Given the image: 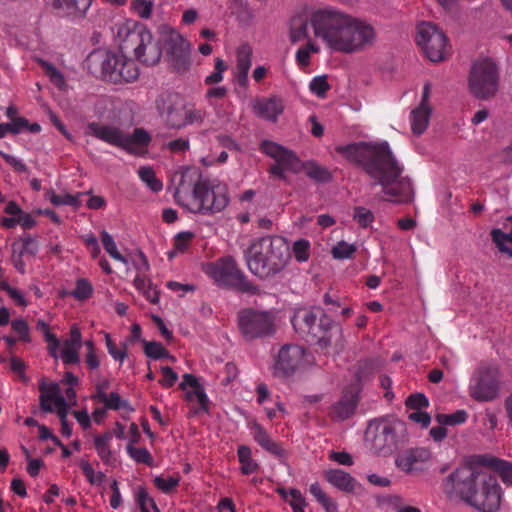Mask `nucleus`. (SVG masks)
I'll use <instances>...</instances> for the list:
<instances>
[{
	"label": "nucleus",
	"mask_w": 512,
	"mask_h": 512,
	"mask_svg": "<svg viewBox=\"0 0 512 512\" xmlns=\"http://www.w3.org/2000/svg\"><path fill=\"white\" fill-rule=\"evenodd\" d=\"M335 150L347 161L360 167L372 180V186H381L387 201L403 204L413 200L412 180L403 176L404 166L387 142L350 143L337 146Z\"/></svg>",
	"instance_id": "f257e3e1"
},
{
	"label": "nucleus",
	"mask_w": 512,
	"mask_h": 512,
	"mask_svg": "<svg viewBox=\"0 0 512 512\" xmlns=\"http://www.w3.org/2000/svg\"><path fill=\"white\" fill-rule=\"evenodd\" d=\"M291 251L287 240L281 236H263L251 242L245 252L249 271L261 280L280 274L289 264Z\"/></svg>",
	"instance_id": "f03ea898"
},
{
	"label": "nucleus",
	"mask_w": 512,
	"mask_h": 512,
	"mask_svg": "<svg viewBox=\"0 0 512 512\" xmlns=\"http://www.w3.org/2000/svg\"><path fill=\"white\" fill-rule=\"evenodd\" d=\"M450 499L459 498L480 512H496L500 508L502 490L497 482H446Z\"/></svg>",
	"instance_id": "7ed1b4c3"
},
{
	"label": "nucleus",
	"mask_w": 512,
	"mask_h": 512,
	"mask_svg": "<svg viewBox=\"0 0 512 512\" xmlns=\"http://www.w3.org/2000/svg\"><path fill=\"white\" fill-rule=\"evenodd\" d=\"M156 110L169 129L180 130L188 125L202 124L206 112L198 109L175 92H162L155 100Z\"/></svg>",
	"instance_id": "20e7f679"
},
{
	"label": "nucleus",
	"mask_w": 512,
	"mask_h": 512,
	"mask_svg": "<svg viewBox=\"0 0 512 512\" xmlns=\"http://www.w3.org/2000/svg\"><path fill=\"white\" fill-rule=\"evenodd\" d=\"M311 22L316 36L322 38L329 48L342 53H351V49H345L344 44L340 42L351 38L353 16L325 9L316 11Z\"/></svg>",
	"instance_id": "39448f33"
},
{
	"label": "nucleus",
	"mask_w": 512,
	"mask_h": 512,
	"mask_svg": "<svg viewBox=\"0 0 512 512\" xmlns=\"http://www.w3.org/2000/svg\"><path fill=\"white\" fill-rule=\"evenodd\" d=\"M295 331L307 342L317 344L326 349L332 345L333 340L342 338V331L327 316L319 320L313 310L300 308L291 319Z\"/></svg>",
	"instance_id": "423d86ee"
},
{
	"label": "nucleus",
	"mask_w": 512,
	"mask_h": 512,
	"mask_svg": "<svg viewBox=\"0 0 512 512\" xmlns=\"http://www.w3.org/2000/svg\"><path fill=\"white\" fill-rule=\"evenodd\" d=\"M86 63L92 72L99 68L101 77L113 83L132 82L139 76V69L133 60L107 50L93 51Z\"/></svg>",
	"instance_id": "0eeeda50"
},
{
	"label": "nucleus",
	"mask_w": 512,
	"mask_h": 512,
	"mask_svg": "<svg viewBox=\"0 0 512 512\" xmlns=\"http://www.w3.org/2000/svg\"><path fill=\"white\" fill-rule=\"evenodd\" d=\"M406 427L399 420L375 419L365 431V443L369 449L382 456H389L405 441Z\"/></svg>",
	"instance_id": "6e6552de"
},
{
	"label": "nucleus",
	"mask_w": 512,
	"mask_h": 512,
	"mask_svg": "<svg viewBox=\"0 0 512 512\" xmlns=\"http://www.w3.org/2000/svg\"><path fill=\"white\" fill-rule=\"evenodd\" d=\"M205 272L219 287L249 295H257L260 292L259 287L248 279L231 256L222 257L209 263Z\"/></svg>",
	"instance_id": "1a4fd4ad"
},
{
	"label": "nucleus",
	"mask_w": 512,
	"mask_h": 512,
	"mask_svg": "<svg viewBox=\"0 0 512 512\" xmlns=\"http://www.w3.org/2000/svg\"><path fill=\"white\" fill-rule=\"evenodd\" d=\"M87 129L95 138L128 153H135L137 147H147L151 142V136L144 128H135L133 133L128 135L119 127L90 122Z\"/></svg>",
	"instance_id": "9d476101"
},
{
	"label": "nucleus",
	"mask_w": 512,
	"mask_h": 512,
	"mask_svg": "<svg viewBox=\"0 0 512 512\" xmlns=\"http://www.w3.org/2000/svg\"><path fill=\"white\" fill-rule=\"evenodd\" d=\"M499 86V70L492 60L482 58L473 62L468 76V88L476 99L494 98L499 91Z\"/></svg>",
	"instance_id": "9b49d317"
},
{
	"label": "nucleus",
	"mask_w": 512,
	"mask_h": 512,
	"mask_svg": "<svg viewBox=\"0 0 512 512\" xmlns=\"http://www.w3.org/2000/svg\"><path fill=\"white\" fill-rule=\"evenodd\" d=\"M121 49L133 50L135 58L144 65H156L162 56L160 43L144 26L129 30L123 39Z\"/></svg>",
	"instance_id": "f8f14e48"
},
{
	"label": "nucleus",
	"mask_w": 512,
	"mask_h": 512,
	"mask_svg": "<svg viewBox=\"0 0 512 512\" xmlns=\"http://www.w3.org/2000/svg\"><path fill=\"white\" fill-rule=\"evenodd\" d=\"M479 467H488L495 471L502 480H512V462L500 459L491 454H475L464 458L463 463L447 480H460L464 472H468L466 480H476L479 477L477 469Z\"/></svg>",
	"instance_id": "ddd939ff"
},
{
	"label": "nucleus",
	"mask_w": 512,
	"mask_h": 512,
	"mask_svg": "<svg viewBox=\"0 0 512 512\" xmlns=\"http://www.w3.org/2000/svg\"><path fill=\"white\" fill-rule=\"evenodd\" d=\"M229 203L225 187L210 185L208 181L199 180L193 187V213L215 214L223 211Z\"/></svg>",
	"instance_id": "4468645a"
},
{
	"label": "nucleus",
	"mask_w": 512,
	"mask_h": 512,
	"mask_svg": "<svg viewBox=\"0 0 512 512\" xmlns=\"http://www.w3.org/2000/svg\"><path fill=\"white\" fill-rule=\"evenodd\" d=\"M416 42L431 62L444 61L449 53L447 36L431 22H423L417 26Z\"/></svg>",
	"instance_id": "2eb2a0df"
},
{
	"label": "nucleus",
	"mask_w": 512,
	"mask_h": 512,
	"mask_svg": "<svg viewBox=\"0 0 512 512\" xmlns=\"http://www.w3.org/2000/svg\"><path fill=\"white\" fill-rule=\"evenodd\" d=\"M238 326L246 340L270 337L275 333L274 317L270 312L247 308L238 313Z\"/></svg>",
	"instance_id": "dca6fc26"
},
{
	"label": "nucleus",
	"mask_w": 512,
	"mask_h": 512,
	"mask_svg": "<svg viewBox=\"0 0 512 512\" xmlns=\"http://www.w3.org/2000/svg\"><path fill=\"white\" fill-rule=\"evenodd\" d=\"M500 373L492 366L479 367L471 380L469 395L478 402H489L498 397Z\"/></svg>",
	"instance_id": "f3484780"
},
{
	"label": "nucleus",
	"mask_w": 512,
	"mask_h": 512,
	"mask_svg": "<svg viewBox=\"0 0 512 512\" xmlns=\"http://www.w3.org/2000/svg\"><path fill=\"white\" fill-rule=\"evenodd\" d=\"M260 149L276 161L269 168L271 175L286 180L285 170L298 171L300 160L293 151L269 140H264L260 145Z\"/></svg>",
	"instance_id": "a211bd4d"
},
{
	"label": "nucleus",
	"mask_w": 512,
	"mask_h": 512,
	"mask_svg": "<svg viewBox=\"0 0 512 512\" xmlns=\"http://www.w3.org/2000/svg\"><path fill=\"white\" fill-rule=\"evenodd\" d=\"M167 59L177 73L188 71L190 61V43L177 32H172L167 41Z\"/></svg>",
	"instance_id": "6ab92c4d"
},
{
	"label": "nucleus",
	"mask_w": 512,
	"mask_h": 512,
	"mask_svg": "<svg viewBox=\"0 0 512 512\" xmlns=\"http://www.w3.org/2000/svg\"><path fill=\"white\" fill-rule=\"evenodd\" d=\"M304 355L305 349L299 345H283L276 356L274 374L282 376L293 375L300 367Z\"/></svg>",
	"instance_id": "aec40b11"
},
{
	"label": "nucleus",
	"mask_w": 512,
	"mask_h": 512,
	"mask_svg": "<svg viewBox=\"0 0 512 512\" xmlns=\"http://www.w3.org/2000/svg\"><path fill=\"white\" fill-rule=\"evenodd\" d=\"M179 388L186 391L184 397L187 402L197 401L199 404V407L191 411L192 415H197L200 412H209L210 402L205 389L194 375L189 373L184 374L183 381L180 383Z\"/></svg>",
	"instance_id": "412c9836"
},
{
	"label": "nucleus",
	"mask_w": 512,
	"mask_h": 512,
	"mask_svg": "<svg viewBox=\"0 0 512 512\" xmlns=\"http://www.w3.org/2000/svg\"><path fill=\"white\" fill-rule=\"evenodd\" d=\"M375 39V30L367 22L353 17L351 38L342 41L345 49H351V53L361 51L367 46L373 44Z\"/></svg>",
	"instance_id": "4be33fe9"
},
{
	"label": "nucleus",
	"mask_w": 512,
	"mask_h": 512,
	"mask_svg": "<svg viewBox=\"0 0 512 512\" xmlns=\"http://www.w3.org/2000/svg\"><path fill=\"white\" fill-rule=\"evenodd\" d=\"M40 408L46 413L54 411L52 404L57 408V414L60 422L67 421L68 406L65 398L59 394V386L57 383H52L49 386L45 384L40 385Z\"/></svg>",
	"instance_id": "5701e85b"
},
{
	"label": "nucleus",
	"mask_w": 512,
	"mask_h": 512,
	"mask_svg": "<svg viewBox=\"0 0 512 512\" xmlns=\"http://www.w3.org/2000/svg\"><path fill=\"white\" fill-rule=\"evenodd\" d=\"M431 459V452L427 448H412L406 450L404 453L398 455L395 460L396 466L406 472L410 473L415 470L421 469L422 465Z\"/></svg>",
	"instance_id": "b1692460"
},
{
	"label": "nucleus",
	"mask_w": 512,
	"mask_h": 512,
	"mask_svg": "<svg viewBox=\"0 0 512 512\" xmlns=\"http://www.w3.org/2000/svg\"><path fill=\"white\" fill-rule=\"evenodd\" d=\"M252 106L254 113L258 117L272 122H276L278 116L284 111L283 101L277 96L256 99Z\"/></svg>",
	"instance_id": "393cba45"
},
{
	"label": "nucleus",
	"mask_w": 512,
	"mask_h": 512,
	"mask_svg": "<svg viewBox=\"0 0 512 512\" xmlns=\"http://www.w3.org/2000/svg\"><path fill=\"white\" fill-rule=\"evenodd\" d=\"M92 2L93 0H54L53 6L66 17L82 20L86 18Z\"/></svg>",
	"instance_id": "a878e982"
},
{
	"label": "nucleus",
	"mask_w": 512,
	"mask_h": 512,
	"mask_svg": "<svg viewBox=\"0 0 512 512\" xmlns=\"http://www.w3.org/2000/svg\"><path fill=\"white\" fill-rule=\"evenodd\" d=\"M255 441L266 451L277 457L285 455L284 449L281 445L271 439L266 430L259 424L255 423L253 426Z\"/></svg>",
	"instance_id": "bb28decb"
},
{
	"label": "nucleus",
	"mask_w": 512,
	"mask_h": 512,
	"mask_svg": "<svg viewBox=\"0 0 512 512\" xmlns=\"http://www.w3.org/2000/svg\"><path fill=\"white\" fill-rule=\"evenodd\" d=\"M357 404V393H345L333 406V413L338 419L346 420L354 414Z\"/></svg>",
	"instance_id": "cd10ccee"
},
{
	"label": "nucleus",
	"mask_w": 512,
	"mask_h": 512,
	"mask_svg": "<svg viewBox=\"0 0 512 512\" xmlns=\"http://www.w3.org/2000/svg\"><path fill=\"white\" fill-rule=\"evenodd\" d=\"M111 439L112 433L110 432H105L102 435L96 436L94 439V446L98 456L105 464L110 466L116 463V458L113 455L109 445Z\"/></svg>",
	"instance_id": "c85d7f7f"
},
{
	"label": "nucleus",
	"mask_w": 512,
	"mask_h": 512,
	"mask_svg": "<svg viewBox=\"0 0 512 512\" xmlns=\"http://www.w3.org/2000/svg\"><path fill=\"white\" fill-rule=\"evenodd\" d=\"M431 115V108L418 106L411 112V128L416 135H421L428 127Z\"/></svg>",
	"instance_id": "c756f323"
},
{
	"label": "nucleus",
	"mask_w": 512,
	"mask_h": 512,
	"mask_svg": "<svg viewBox=\"0 0 512 512\" xmlns=\"http://www.w3.org/2000/svg\"><path fill=\"white\" fill-rule=\"evenodd\" d=\"M376 500L379 505H389L397 510V512H421V510L414 506H403V499L397 494H383L377 495Z\"/></svg>",
	"instance_id": "7c9ffc66"
},
{
	"label": "nucleus",
	"mask_w": 512,
	"mask_h": 512,
	"mask_svg": "<svg viewBox=\"0 0 512 512\" xmlns=\"http://www.w3.org/2000/svg\"><path fill=\"white\" fill-rule=\"evenodd\" d=\"M308 22L302 16H296L291 19L290 23V40L297 43L308 37Z\"/></svg>",
	"instance_id": "2f4dec72"
},
{
	"label": "nucleus",
	"mask_w": 512,
	"mask_h": 512,
	"mask_svg": "<svg viewBox=\"0 0 512 512\" xmlns=\"http://www.w3.org/2000/svg\"><path fill=\"white\" fill-rule=\"evenodd\" d=\"M305 172L309 178L316 182L327 183L332 180V173L314 161L305 164Z\"/></svg>",
	"instance_id": "473e14b6"
},
{
	"label": "nucleus",
	"mask_w": 512,
	"mask_h": 512,
	"mask_svg": "<svg viewBox=\"0 0 512 512\" xmlns=\"http://www.w3.org/2000/svg\"><path fill=\"white\" fill-rule=\"evenodd\" d=\"M84 193H78L76 195H57L54 190H47L46 196L50 200V202L55 206L60 205H69L74 208H78L81 205L80 197L83 196Z\"/></svg>",
	"instance_id": "72a5a7b5"
},
{
	"label": "nucleus",
	"mask_w": 512,
	"mask_h": 512,
	"mask_svg": "<svg viewBox=\"0 0 512 512\" xmlns=\"http://www.w3.org/2000/svg\"><path fill=\"white\" fill-rule=\"evenodd\" d=\"M144 344V353L147 357L159 360L168 358L174 361V357L170 355L169 351L159 342L156 341H142Z\"/></svg>",
	"instance_id": "f704fd0d"
},
{
	"label": "nucleus",
	"mask_w": 512,
	"mask_h": 512,
	"mask_svg": "<svg viewBox=\"0 0 512 512\" xmlns=\"http://www.w3.org/2000/svg\"><path fill=\"white\" fill-rule=\"evenodd\" d=\"M135 287L140 290L151 303L159 301V291L145 277L137 276L134 280Z\"/></svg>",
	"instance_id": "c9c22d12"
},
{
	"label": "nucleus",
	"mask_w": 512,
	"mask_h": 512,
	"mask_svg": "<svg viewBox=\"0 0 512 512\" xmlns=\"http://www.w3.org/2000/svg\"><path fill=\"white\" fill-rule=\"evenodd\" d=\"M310 493L315 499L322 505L325 512H336L337 506L334 501L321 489L318 482H315L310 486Z\"/></svg>",
	"instance_id": "e433bc0d"
},
{
	"label": "nucleus",
	"mask_w": 512,
	"mask_h": 512,
	"mask_svg": "<svg viewBox=\"0 0 512 512\" xmlns=\"http://www.w3.org/2000/svg\"><path fill=\"white\" fill-rule=\"evenodd\" d=\"M195 237V234L191 231H183L176 234L174 238V249L168 252L169 258L175 257L177 253H183L189 247L191 241Z\"/></svg>",
	"instance_id": "4c0bfd02"
},
{
	"label": "nucleus",
	"mask_w": 512,
	"mask_h": 512,
	"mask_svg": "<svg viewBox=\"0 0 512 512\" xmlns=\"http://www.w3.org/2000/svg\"><path fill=\"white\" fill-rule=\"evenodd\" d=\"M138 174L141 180L145 182L152 191L158 192L162 189V182L156 178L155 172L151 167H140Z\"/></svg>",
	"instance_id": "58836bf2"
},
{
	"label": "nucleus",
	"mask_w": 512,
	"mask_h": 512,
	"mask_svg": "<svg viewBox=\"0 0 512 512\" xmlns=\"http://www.w3.org/2000/svg\"><path fill=\"white\" fill-rule=\"evenodd\" d=\"M467 412L465 410H457L452 414H437L435 419L440 425L454 426L462 424L467 419Z\"/></svg>",
	"instance_id": "ea45409f"
},
{
	"label": "nucleus",
	"mask_w": 512,
	"mask_h": 512,
	"mask_svg": "<svg viewBox=\"0 0 512 512\" xmlns=\"http://www.w3.org/2000/svg\"><path fill=\"white\" fill-rule=\"evenodd\" d=\"M252 62V48L249 44H242L237 49V70H250Z\"/></svg>",
	"instance_id": "a19ab883"
},
{
	"label": "nucleus",
	"mask_w": 512,
	"mask_h": 512,
	"mask_svg": "<svg viewBox=\"0 0 512 512\" xmlns=\"http://www.w3.org/2000/svg\"><path fill=\"white\" fill-rule=\"evenodd\" d=\"M101 241L106 252L115 260L127 263V260L118 250L113 237L105 230L101 232Z\"/></svg>",
	"instance_id": "79ce46f5"
},
{
	"label": "nucleus",
	"mask_w": 512,
	"mask_h": 512,
	"mask_svg": "<svg viewBox=\"0 0 512 512\" xmlns=\"http://www.w3.org/2000/svg\"><path fill=\"white\" fill-rule=\"evenodd\" d=\"M353 219L362 228H367L374 222L375 217L370 209L363 206H357L354 208Z\"/></svg>",
	"instance_id": "37998d69"
},
{
	"label": "nucleus",
	"mask_w": 512,
	"mask_h": 512,
	"mask_svg": "<svg viewBox=\"0 0 512 512\" xmlns=\"http://www.w3.org/2000/svg\"><path fill=\"white\" fill-rule=\"evenodd\" d=\"M356 250L355 245L340 241L332 248L331 253L333 258L343 260L351 258Z\"/></svg>",
	"instance_id": "c03bdc74"
},
{
	"label": "nucleus",
	"mask_w": 512,
	"mask_h": 512,
	"mask_svg": "<svg viewBox=\"0 0 512 512\" xmlns=\"http://www.w3.org/2000/svg\"><path fill=\"white\" fill-rule=\"evenodd\" d=\"M238 458L242 464L241 470L244 474H249L255 470L256 464L252 461L251 449L248 446L238 448Z\"/></svg>",
	"instance_id": "a18cd8bd"
},
{
	"label": "nucleus",
	"mask_w": 512,
	"mask_h": 512,
	"mask_svg": "<svg viewBox=\"0 0 512 512\" xmlns=\"http://www.w3.org/2000/svg\"><path fill=\"white\" fill-rule=\"evenodd\" d=\"M153 1L151 0H132L131 9L142 19H149L153 11Z\"/></svg>",
	"instance_id": "49530a36"
},
{
	"label": "nucleus",
	"mask_w": 512,
	"mask_h": 512,
	"mask_svg": "<svg viewBox=\"0 0 512 512\" xmlns=\"http://www.w3.org/2000/svg\"><path fill=\"white\" fill-rule=\"evenodd\" d=\"M136 501L141 512H150V509H153L155 512H159L155 501L148 495L147 491L143 487L139 488Z\"/></svg>",
	"instance_id": "de8ad7c7"
},
{
	"label": "nucleus",
	"mask_w": 512,
	"mask_h": 512,
	"mask_svg": "<svg viewBox=\"0 0 512 512\" xmlns=\"http://www.w3.org/2000/svg\"><path fill=\"white\" fill-rule=\"evenodd\" d=\"M292 252L298 262H305L310 256V243L306 239H299L294 242Z\"/></svg>",
	"instance_id": "09e8293b"
},
{
	"label": "nucleus",
	"mask_w": 512,
	"mask_h": 512,
	"mask_svg": "<svg viewBox=\"0 0 512 512\" xmlns=\"http://www.w3.org/2000/svg\"><path fill=\"white\" fill-rule=\"evenodd\" d=\"M12 330L18 335V340L24 343L32 341L30 336V328L24 319H15L11 322Z\"/></svg>",
	"instance_id": "8fccbe9b"
},
{
	"label": "nucleus",
	"mask_w": 512,
	"mask_h": 512,
	"mask_svg": "<svg viewBox=\"0 0 512 512\" xmlns=\"http://www.w3.org/2000/svg\"><path fill=\"white\" fill-rule=\"evenodd\" d=\"M127 452L131 458L137 463L150 465L152 463V456L146 448H136L134 445L128 444Z\"/></svg>",
	"instance_id": "3c124183"
},
{
	"label": "nucleus",
	"mask_w": 512,
	"mask_h": 512,
	"mask_svg": "<svg viewBox=\"0 0 512 512\" xmlns=\"http://www.w3.org/2000/svg\"><path fill=\"white\" fill-rule=\"evenodd\" d=\"M93 292L91 284L86 279H79L76 282L75 290L72 292V296L77 300L88 299Z\"/></svg>",
	"instance_id": "603ef678"
},
{
	"label": "nucleus",
	"mask_w": 512,
	"mask_h": 512,
	"mask_svg": "<svg viewBox=\"0 0 512 512\" xmlns=\"http://www.w3.org/2000/svg\"><path fill=\"white\" fill-rule=\"evenodd\" d=\"M405 404L409 409L417 411L427 407L429 401L423 393H415L406 399Z\"/></svg>",
	"instance_id": "864d4df0"
},
{
	"label": "nucleus",
	"mask_w": 512,
	"mask_h": 512,
	"mask_svg": "<svg viewBox=\"0 0 512 512\" xmlns=\"http://www.w3.org/2000/svg\"><path fill=\"white\" fill-rule=\"evenodd\" d=\"M290 499L288 500L293 512H305L306 501L302 496L301 492L297 489H291L289 491Z\"/></svg>",
	"instance_id": "5fc2aeb1"
},
{
	"label": "nucleus",
	"mask_w": 512,
	"mask_h": 512,
	"mask_svg": "<svg viewBox=\"0 0 512 512\" xmlns=\"http://www.w3.org/2000/svg\"><path fill=\"white\" fill-rule=\"evenodd\" d=\"M309 87L313 93L320 97H323L329 90L330 85L327 82L326 76H318L312 79Z\"/></svg>",
	"instance_id": "6e6d98bb"
},
{
	"label": "nucleus",
	"mask_w": 512,
	"mask_h": 512,
	"mask_svg": "<svg viewBox=\"0 0 512 512\" xmlns=\"http://www.w3.org/2000/svg\"><path fill=\"white\" fill-rule=\"evenodd\" d=\"M227 66L221 58H216L215 60V71L206 77V84H216L222 81L223 72L226 70Z\"/></svg>",
	"instance_id": "4d7b16f0"
},
{
	"label": "nucleus",
	"mask_w": 512,
	"mask_h": 512,
	"mask_svg": "<svg viewBox=\"0 0 512 512\" xmlns=\"http://www.w3.org/2000/svg\"><path fill=\"white\" fill-rule=\"evenodd\" d=\"M161 372L163 377L159 380V384L164 388L172 387L178 380V374L169 366L161 367Z\"/></svg>",
	"instance_id": "13d9d810"
},
{
	"label": "nucleus",
	"mask_w": 512,
	"mask_h": 512,
	"mask_svg": "<svg viewBox=\"0 0 512 512\" xmlns=\"http://www.w3.org/2000/svg\"><path fill=\"white\" fill-rule=\"evenodd\" d=\"M105 408L112 410H119L120 408H128L129 404L127 401H123L117 392H111L107 396V400L104 403Z\"/></svg>",
	"instance_id": "bf43d9fd"
},
{
	"label": "nucleus",
	"mask_w": 512,
	"mask_h": 512,
	"mask_svg": "<svg viewBox=\"0 0 512 512\" xmlns=\"http://www.w3.org/2000/svg\"><path fill=\"white\" fill-rule=\"evenodd\" d=\"M81 332L80 329L73 325L70 329L69 338L64 341L63 347H69L74 349H80L81 348Z\"/></svg>",
	"instance_id": "052dcab7"
},
{
	"label": "nucleus",
	"mask_w": 512,
	"mask_h": 512,
	"mask_svg": "<svg viewBox=\"0 0 512 512\" xmlns=\"http://www.w3.org/2000/svg\"><path fill=\"white\" fill-rule=\"evenodd\" d=\"M105 340H106V346H107V349H108V352L109 354L116 360H120V362H123V360L126 358L127 356V351H126V348L122 349V350H119L114 341L112 340V338L110 337L109 334H106L105 335Z\"/></svg>",
	"instance_id": "680f3d73"
},
{
	"label": "nucleus",
	"mask_w": 512,
	"mask_h": 512,
	"mask_svg": "<svg viewBox=\"0 0 512 512\" xmlns=\"http://www.w3.org/2000/svg\"><path fill=\"white\" fill-rule=\"evenodd\" d=\"M10 368L11 370L17 374L19 376V378L23 381V382H27L28 379L25 375V369H26V365L24 363L23 360H21L19 357L17 356H12L11 359H10Z\"/></svg>",
	"instance_id": "e2e57ef3"
},
{
	"label": "nucleus",
	"mask_w": 512,
	"mask_h": 512,
	"mask_svg": "<svg viewBox=\"0 0 512 512\" xmlns=\"http://www.w3.org/2000/svg\"><path fill=\"white\" fill-rule=\"evenodd\" d=\"M23 255L34 257L38 252V243L35 238L27 236L22 240V249L19 251Z\"/></svg>",
	"instance_id": "0e129e2a"
},
{
	"label": "nucleus",
	"mask_w": 512,
	"mask_h": 512,
	"mask_svg": "<svg viewBox=\"0 0 512 512\" xmlns=\"http://www.w3.org/2000/svg\"><path fill=\"white\" fill-rule=\"evenodd\" d=\"M61 358L64 364H77L80 361L79 349L63 347Z\"/></svg>",
	"instance_id": "69168bd1"
},
{
	"label": "nucleus",
	"mask_w": 512,
	"mask_h": 512,
	"mask_svg": "<svg viewBox=\"0 0 512 512\" xmlns=\"http://www.w3.org/2000/svg\"><path fill=\"white\" fill-rule=\"evenodd\" d=\"M166 147L173 153H179L187 151L190 147V143L187 138H177L168 142Z\"/></svg>",
	"instance_id": "338daca9"
},
{
	"label": "nucleus",
	"mask_w": 512,
	"mask_h": 512,
	"mask_svg": "<svg viewBox=\"0 0 512 512\" xmlns=\"http://www.w3.org/2000/svg\"><path fill=\"white\" fill-rule=\"evenodd\" d=\"M408 418L415 423L421 424L423 428L428 427L431 421L430 415L427 412H423L421 410L410 413Z\"/></svg>",
	"instance_id": "774afa93"
}]
</instances>
